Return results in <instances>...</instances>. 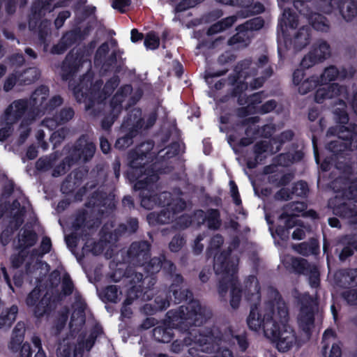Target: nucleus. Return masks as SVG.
Listing matches in <instances>:
<instances>
[{"label":"nucleus","mask_w":357,"mask_h":357,"mask_svg":"<svg viewBox=\"0 0 357 357\" xmlns=\"http://www.w3.org/2000/svg\"><path fill=\"white\" fill-rule=\"evenodd\" d=\"M289 311L278 291L268 288L266 297L259 307H252L247 318L248 327L255 331L262 328L280 352L300 347L303 342L289 324Z\"/></svg>","instance_id":"obj_1"},{"label":"nucleus","mask_w":357,"mask_h":357,"mask_svg":"<svg viewBox=\"0 0 357 357\" xmlns=\"http://www.w3.org/2000/svg\"><path fill=\"white\" fill-rule=\"evenodd\" d=\"M153 149L151 142L142 144L128 155L130 170L128 172L130 179L137 180L135 184L136 190H142L141 205L146 209H152L157 205L166 207L158 214L150 213L147 216L150 224L158 222L167 224L172 220L174 215L185 208V202L179 197L172 198L171 194L164 192L159 195H153L150 190L152 185L158 179V176L151 169L144 168L148 154Z\"/></svg>","instance_id":"obj_2"},{"label":"nucleus","mask_w":357,"mask_h":357,"mask_svg":"<svg viewBox=\"0 0 357 357\" xmlns=\"http://www.w3.org/2000/svg\"><path fill=\"white\" fill-rule=\"evenodd\" d=\"M168 314L173 326L188 331V336L184 338L185 345H191L193 342L203 352L215 350L218 342L222 340L232 343L236 341L243 350L247 347L245 340L239 336L223 335L217 328H198L211 315L210 310L202 307L198 301H192L174 312H169Z\"/></svg>","instance_id":"obj_3"},{"label":"nucleus","mask_w":357,"mask_h":357,"mask_svg":"<svg viewBox=\"0 0 357 357\" xmlns=\"http://www.w3.org/2000/svg\"><path fill=\"white\" fill-rule=\"evenodd\" d=\"M238 264V257L231 251V247L229 248L228 252L216 255L214 259V270L219 280V294L220 296H225L229 287L230 305L233 308L239 306L241 298V291L236 279Z\"/></svg>","instance_id":"obj_4"},{"label":"nucleus","mask_w":357,"mask_h":357,"mask_svg":"<svg viewBox=\"0 0 357 357\" xmlns=\"http://www.w3.org/2000/svg\"><path fill=\"white\" fill-rule=\"evenodd\" d=\"M101 85L102 82L100 80L93 82L91 72H88L77 85H74L71 81L69 84L77 100L84 102L86 109L91 108L96 102L100 103L105 100L119 85V80L116 77L112 78L106 83L103 90L100 91Z\"/></svg>","instance_id":"obj_5"},{"label":"nucleus","mask_w":357,"mask_h":357,"mask_svg":"<svg viewBox=\"0 0 357 357\" xmlns=\"http://www.w3.org/2000/svg\"><path fill=\"white\" fill-rule=\"evenodd\" d=\"M36 119L35 110L30 108L29 101L24 99L13 101L5 109L3 117V121L6 124L13 126L20 121V136L22 142L29 135V126Z\"/></svg>","instance_id":"obj_6"},{"label":"nucleus","mask_w":357,"mask_h":357,"mask_svg":"<svg viewBox=\"0 0 357 357\" xmlns=\"http://www.w3.org/2000/svg\"><path fill=\"white\" fill-rule=\"evenodd\" d=\"M298 24L297 16L289 10L284 9L280 21L282 35L286 39V43L289 41L295 50H301L309 44L310 34L309 27L305 26L296 31L295 28Z\"/></svg>","instance_id":"obj_7"},{"label":"nucleus","mask_w":357,"mask_h":357,"mask_svg":"<svg viewBox=\"0 0 357 357\" xmlns=\"http://www.w3.org/2000/svg\"><path fill=\"white\" fill-rule=\"evenodd\" d=\"M347 97V89L345 86L338 84H332L329 86L319 88L315 93L314 100L317 103H322L324 100L332 98H337L336 107L333 112L336 116L337 121L344 124L348 122V114L346 112V103L344 99Z\"/></svg>","instance_id":"obj_8"},{"label":"nucleus","mask_w":357,"mask_h":357,"mask_svg":"<svg viewBox=\"0 0 357 357\" xmlns=\"http://www.w3.org/2000/svg\"><path fill=\"white\" fill-rule=\"evenodd\" d=\"M267 63L268 58L266 56L263 55L259 58L258 70H260L261 74H265V75L258 77L252 80H249L250 76L248 75V73L245 70V69H243L241 66H238L236 70L238 73L237 77L234 76L232 78L229 77V84L236 85L234 88L235 93H238L246 89L248 84L252 89L260 87L265 79L271 74V70L269 67L266 66Z\"/></svg>","instance_id":"obj_9"},{"label":"nucleus","mask_w":357,"mask_h":357,"mask_svg":"<svg viewBox=\"0 0 357 357\" xmlns=\"http://www.w3.org/2000/svg\"><path fill=\"white\" fill-rule=\"evenodd\" d=\"M293 294L301 303V307L297 315L298 327L308 337L314 326L315 313L317 310V301L309 294H301L297 290H295Z\"/></svg>","instance_id":"obj_10"},{"label":"nucleus","mask_w":357,"mask_h":357,"mask_svg":"<svg viewBox=\"0 0 357 357\" xmlns=\"http://www.w3.org/2000/svg\"><path fill=\"white\" fill-rule=\"evenodd\" d=\"M95 151L96 146L92 142L85 137H81L77 142L75 148L69 153V155L65 158L63 164L54 170L52 175L59 176L65 174L70 166L78 160L87 161L91 159Z\"/></svg>","instance_id":"obj_11"},{"label":"nucleus","mask_w":357,"mask_h":357,"mask_svg":"<svg viewBox=\"0 0 357 357\" xmlns=\"http://www.w3.org/2000/svg\"><path fill=\"white\" fill-rule=\"evenodd\" d=\"M337 134V139L331 141L327 145V149L337 154L348 149H357V132L356 126L349 124L347 126L340 125L337 128H331L328 131V135Z\"/></svg>","instance_id":"obj_12"},{"label":"nucleus","mask_w":357,"mask_h":357,"mask_svg":"<svg viewBox=\"0 0 357 357\" xmlns=\"http://www.w3.org/2000/svg\"><path fill=\"white\" fill-rule=\"evenodd\" d=\"M93 334L84 342L82 340H76L75 338L67 337L61 340L56 348L57 357H82L84 349L89 351L95 342Z\"/></svg>","instance_id":"obj_13"},{"label":"nucleus","mask_w":357,"mask_h":357,"mask_svg":"<svg viewBox=\"0 0 357 357\" xmlns=\"http://www.w3.org/2000/svg\"><path fill=\"white\" fill-rule=\"evenodd\" d=\"M48 96L49 89L44 86H40L33 93L29 101V105L31 109L35 110L36 118L46 112L52 110L62 103V98L59 96H54L47 102Z\"/></svg>","instance_id":"obj_14"},{"label":"nucleus","mask_w":357,"mask_h":357,"mask_svg":"<svg viewBox=\"0 0 357 357\" xmlns=\"http://www.w3.org/2000/svg\"><path fill=\"white\" fill-rule=\"evenodd\" d=\"M292 267L296 272L308 276L309 283L312 287H317L319 284V272L314 265L310 264L305 259L301 258L289 259Z\"/></svg>","instance_id":"obj_15"},{"label":"nucleus","mask_w":357,"mask_h":357,"mask_svg":"<svg viewBox=\"0 0 357 357\" xmlns=\"http://www.w3.org/2000/svg\"><path fill=\"white\" fill-rule=\"evenodd\" d=\"M91 66V63L87 59H84L83 56L79 54L70 53L67 55L61 67V77L63 79L68 80L73 77L74 73L78 70L82 65Z\"/></svg>","instance_id":"obj_16"},{"label":"nucleus","mask_w":357,"mask_h":357,"mask_svg":"<svg viewBox=\"0 0 357 357\" xmlns=\"http://www.w3.org/2000/svg\"><path fill=\"white\" fill-rule=\"evenodd\" d=\"M332 187L335 191H343V195L348 199H351L354 191L357 192V179L349 183L347 180L342 178H338L332 183ZM357 207V204L355 205ZM344 215L348 217H354V222L357 223V211L356 209L350 210L346 212Z\"/></svg>","instance_id":"obj_17"},{"label":"nucleus","mask_w":357,"mask_h":357,"mask_svg":"<svg viewBox=\"0 0 357 357\" xmlns=\"http://www.w3.org/2000/svg\"><path fill=\"white\" fill-rule=\"evenodd\" d=\"M305 73L303 70L298 69L293 74V83L298 86V91L301 94H306L313 90L319 84V77L312 76L304 79Z\"/></svg>","instance_id":"obj_18"},{"label":"nucleus","mask_w":357,"mask_h":357,"mask_svg":"<svg viewBox=\"0 0 357 357\" xmlns=\"http://www.w3.org/2000/svg\"><path fill=\"white\" fill-rule=\"evenodd\" d=\"M149 244L146 241L133 243L128 251L129 257L133 264L144 266L149 257Z\"/></svg>","instance_id":"obj_19"},{"label":"nucleus","mask_w":357,"mask_h":357,"mask_svg":"<svg viewBox=\"0 0 357 357\" xmlns=\"http://www.w3.org/2000/svg\"><path fill=\"white\" fill-rule=\"evenodd\" d=\"M143 275L141 272L136 271L135 273L128 275L126 278V280L130 282L131 284H133L129 291L128 298L124 301V305L121 309V314L124 317H129L131 314L130 310L128 307L132 303V294L135 291V289H138V288L141 287V285L137 286V283L142 281Z\"/></svg>","instance_id":"obj_20"},{"label":"nucleus","mask_w":357,"mask_h":357,"mask_svg":"<svg viewBox=\"0 0 357 357\" xmlns=\"http://www.w3.org/2000/svg\"><path fill=\"white\" fill-rule=\"evenodd\" d=\"M73 312L71 314L70 327L73 330H76L81 327L85 322V303L83 301H77L73 306Z\"/></svg>","instance_id":"obj_21"},{"label":"nucleus","mask_w":357,"mask_h":357,"mask_svg":"<svg viewBox=\"0 0 357 357\" xmlns=\"http://www.w3.org/2000/svg\"><path fill=\"white\" fill-rule=\"evenodd\" d=\"M259 284L257 278L254 275L249 276L244 283V294L250 302L255 303L259 300Z\"/></svg>","instance_id":"obj_22"},{"label":"nucleus","mask_w":357,"mask_h":357,"mask_svg":"<svg viewBox=\"0 0 357 357\" xmlns=\"http://www.w3.org/2000/svg\"><path fill=\"white\" fill-rule=\"evenodd\" d=\"M237 33L228 40L229 45H236L237 47H244L250 43L251 31L245 29L243 24L237 28Z\"/></svg>","instance_id":"obj_23"},{"label":"nucleus","mask_w":357,"mask_h":357,"mask_svg":"<svg viewBox=\"0 0 357 357\" xmlns=\"http://www.w3.org/2000/svg\"><path fill=\"white\" fill-rule=\"evenodd\" d=\"M132 88L130 85L124 86L118 91L115 96L113 97L111 102V107H112L113 117L116 116L121 110V103L124 100V98L130 93Z\"/></svg>","instance_id":"obj_24"},{"label":"nucleus","mask_w":357,"mask_h":357,"mask_svg":"<svg viewBox=\"0 0 357 357\" xmlns=\"http://www.w3.org/2000/svg\"><path fill=\"white\" fill-rule=\"evenodd\" d=\"M174 277V283L171 286V291L174 297V302L176 303L190 298L191 293L186 288H183V287L178 288L176 285V283L178 284L183 281L182 277L180 275L176 274Z\"/></svg>","instance_id":"obj_25"},{"label":"nucleus","mask_w":357,"mask_h":357,"mask_svg":"<svg viewBox=\"0 0 357 357\" xmlns=\"http://www.w3.org/2000/svg\"><path fill=\"white\" fill-rule=\"evenodd\" d=\"M26 331L25 324L23 322H18L15 326L9 347L13 351H17L24 340V333Z\"/></svg>","instance_id":"obj_26"},{"label":"nucleus","mask_w":357,"mask_h":357,"mask_svg":"<svg viewBox=\"0 0 357 357\" xmlns=\"http://www.w3.org/2000/svg\"><path fill=\"white\" fill-rule=\"evenodd\" d=\"M278 142L276 139H273L270 141H262L259 143H257L255 145V152L256 154V160H261L260 158V155L264 153H274L279 151V146L277 144Z\"/></svg>","instance_id":"obj_27"},{"label":"nucleus","mask_w":357,"mask_h":357,"mask_svg":"<svg viewBox=\"0 0 357 357\" xmlns=\"http://www.w3.org/2000/svg\"><path fill=\"white\" fill-rule=\"evenodd\" d=\"M286 226L288 228L296 226V228L292 233V238L296 240L303 239L307 233L310 231L308 227H306L296 218H289L286 222Z\"/></svg>","instance_id":"obj_28"},{"label":"nucleus","mask_w":357,"mask_h":357,"mask_svg":"<svg viewBox=\"0 0 357 357\" xmlns=\"http://www.w3.org/2000/svg\"><path fill=\"white\" fill-rule=\"evenodd\" d=\"M18 308L15 305L6 309L0 314V328H10L16 319Z\"/></svg>","instance_id":"obj_29"},{"label":"nucleus","mask_w":357,"mask_h":357,"mask_svg":"<svg viewBox=\"0 0 357 357\" xmlns=\"http://www.w3.org/2000/svg\"><path fill=\"white\" fill-rule=\"evenodd\" d=\"M37 255L34 251L29 254V252L26 249H22L18 255H13L10 258L11 264L15 268L20 267L24 261H26V259L33 261L34 258ZM27 263L30 264V261L27 260Z\"/></svg>","instance_id":"obj_30"},{"label":"nucleus","mask_w":357,"mask_h":357,"mask_svg":"<svg viewBox=\"0 0 357 357\" xmlns=\"http://www.w3.org/2000/svg\"><path fill=\"white\" fill-rule=\"evenodd\" d=\"M305 204L303 202H293L289 204L284 208V213L281 215V218L289 217V218H296L300 213H302L305 209Z\"/></svg>","instance_id":"obj_31"},{"label":"nucleus","mask_w":357,"mask_h":357,"mask_svg":"<svg viewBox=\"0 0 357 357\" xmlns=\"http://www.w3.org/2000/svg\"><path fill=\"white\" fill-rule=\"evenodd\" d=\"M75 40V34L73 32H69L65 34L60 42L54 45L52 49L53 54H60L63 53L66 49L73 43Z\"/></svg>","instance_id":"obj_32"},{"label":"nucleus","mask_w":357,"mask_h":357,"mask_svg":"<svg viewBox=\"0 0 357 357\" xmlns=\"http://www.w3.org/2000/svg\"><path fill=\"white\" fill-rule=\"evenodd\" d=\"M314 57L320 56V61L327 59L331 54L330 47L325 41H318L311 50Z\"/></svg>","instance_id":"obj_33"},{"label":"nucleus","mask_w":357,"mask_h":357,"mask_svg":"<svg viewBox=\"0 0 357 357\" xmlns=\"http://www.w3.org/2000/svg\"><path fill=\"white\" fill-rule=\"evenodd\" d=\"M34 314L37 317H40L46 314L51 308V296L47 293L40 301L35 305Z\"/></svg>","instance_id":"obj_34"},{"label":"nucleus","mask_w":357,"mask_h":357,"mask_svg":"<svg viewBox=\"0 0 357 357\" xmlns=\"http://www.w3.org/2000/svg\"><path fill=\"white\" fill-rule=\"evenodd\" d=\"M236 20V17L231 16L212 25L208 30V35H213L231 26Z\"/></svg>","instance_id":"obj_35"},{"label":"nucleus","mask_w":357,"mask_h":357,"mask_svg":"<svg viewBox=\"0 0 357 357\" xmlns=\"http://www.w3.org/2000/svg\"><path fill=\"white\" fill-rule=\"evenodd\" d=\"M309 21L312 26L318 31H326L329 28L326 19L319 13H315L310 15Z\"/></svg>","instance_id":"obj_36"},{"label":"nucleus","mask_w":357,"mask_h":357,"mask_svg":"<svg viewBox=\"0 0 357 357\" xmlns=\"http://www.w3.org/2000/svg\"><path fill=\"white\" fill-rule=\"evenodd\" d=\"M36 242V234L31 231L25 230L19 238V248L26 249L35 244Z\"/></svg>","instance_id":"obj_37"},{"label":"nucleus","mask_w":357,"mask_h":357,"mask_svg":"<svg viewBox=\"0 0 357 357\" xmlns=\"http://www.w3.org/2000/svg\"><path fill=\"white\" fill-rule=\"evenodd\" d=\"M337 77L340 78V70L331 66L325 68L323 73L319 77V80L321 84H324L335 80Z\"/></svg>","instance_id":"obj_38"},{"label":"nucleus","mask_w":357,"mask_h":357,"mask_svg":"<svg viewBox=\"0 0 357 357\" xmlns=\"http://www.w3.org/2000/svg\"><path fill=\"white\" fill-rule=\"evenodd\" d=\"M39 72L35 68H30L22 73H18L19 84H29L36 81L39 77Z\"/></svg>","instance_id":"obj_39"},{"label":"nucleus","mask_w":357,"mask_h":357,"mask_svg":"<svg viewBox=\"0 0 357 357\" xmlns=\"http://www.w3.org/2000/svg\"><path fill=\"white\" fill-rule=\"evenodd\" d=\"M153 336L159 342H168L172 339V329L161 326L156 327L153 329Z\"/></svg>","instance_id":"obj_40"},{"label":"nucleus","mask_w":357,"mask_h":357,"mask_svg":"<svg viewBox=\"0 0 357 357\" xmlns=\"http://www.w3.org/2000/svg\"><path fill=\"white\" fill-rule=\"evenodd\" d=\"M130 126L136 128L142 127L141 112L139 110L133 109L126 121L123 123V126L126 128Z\"/></svg>","instance_id":"obj_41"},{"label":"nucleus","mask_w":357,"mask_h":357,"mask_svg":"<svg viewBox=\"0 0 357 357\" xmlns=\"http://www.w3.org/2000/svg\"><path fill=\"white\" fill-rule=\"evenodd\" d=\"M164 259V257H154L150 260V261L147 264H144V269L147 273L150 274H153L155 273H158L162 266V261Z\"/></svg>","instance_id":"obj_42"},{"label":"nucleus","mask_w":357,"mask_h":357,"mask_svg":"<svg viewBox=\"0 0 357 357\" xmlns=\"http://www.w3.org/2000/svg\"><path fill=\"white\" fill-rule=\"evenodd\" d=\"M208 226L211 229H217L220 225L219 213L217 210H210L207 213Z\"/></svg>","instance_id":"obj_43"},{"label":"nucleus","mask_w":357,"mask_h":357,"mask_svg":"<svg viewBox=\"0 0 357 357\" xmlns=\"http://www.w3.org/2000/svg\"><path fill=\"white\" fill-rule=\"evenodd\" d=\"M121 293L116 285H110L104 290V296L108 301L116 302Z\"/></svg>","instance_id":"obj_44"},{"label":"nucleus","mask_w":357,"mask_h":357,"mask_svg":"<svg viewBox=\"0 0 357 357\" xmlns=\"http://www.w3.org/2000/svg\"><path fill=\"white\" fill-rule=\"evenodd\" d=\"M185 241L181 235L174 236L169 243V248L171 252H177L181 250L185 245Z\"/></svg>","instance_id":"obj_45"},{"label":"nucleus","mask_w":357,"mask_h":357,"mask_svg":"<svg viewBox=\"0 0 357 357\" xmlns=\"http://www.w3.org/2000/svg\"><path fill=\"white\" fill-rule=\"evenodd\" d=\"M160 44L159 38L154 33L150 32L146 34L144 39V45L147 49L155 50Z\"/></svg>","instance_id":"obj_46"},{"label":"nucleus","mask_w":357,"mask_h":357,"mask_svg":"<svg viewBox=\"0 0 357 357\" xmlns=\"http://www.w3.org/2000/svg\"><path fill=\"white\" fill-rule=\"evenodd\" d=\"M183 210V208L179 212H178L176 215H174L172 220L169 222H172L174 221V220H176V225L174 226L176 229H184L188 227L192 222L190 217L187 215H181L179 217H177L178 214L181 213Z\"/></svg>","instance_id":"obj_47"},{"label":"nucleus","mask_w":357,"mask_h":357,"mask_svg":"<svg viewBox=\"0 0 357 357\" xmlns=\"http://www.w3.org/2000/svg\"><path fill=\"white\" fill-rule=\"evenodd\" d=\"M319 61L320 56H317L315 58L312 52L310 51L306 56H304L301 62V65L304 68H308Z\"/></svg>","instance_id":"obj_48"},{"label":"nucleus","mask_w":357,"mask_h":357,"mask_svg":"<svg viewBox=\"0 0 357 357\" xmlns=\"http://www.w3.org/2000/svg\"><path fill=\"white\" fill-rule=\"evenodd\" d=\"M307 184L305 182L300 181L296 183L292 188L291 194L298 197H303L307 194Z\"/></svg>","instance_id":"obj_49"},{"label":"nucleus","mask_w":357,"mask_h":357,"mask_svg":"<svg viewBox=\"0 0 357 357\" xmlns=\"http://www.w3.org/2000/svg\"><path fill=\"white\" fill-rule=\"evenodd\" d=\"M134 133L133 131H132L130 134L118 139L115 143V147L119 149H123L128 147L132 143V137Z\"/></svg>","instance_id":"obj_50"},{"label":"nucleus","mask_w":357,"mask_h":357,"mask_svg":"<svg viewBox=\"0 0 357 357\" xmlns=\"http://www.w3.org/2000/svg\"><path fill=\"white\" fill-rule=\"evenodd\" d=\"M68 132L69 130L66 128H62L54 132L51 136V140L54 145L55 146L56 144H59L63 140Z\"/></svg>","instance_id":"obj_51"},{"label":"nucleus","mask_w":357,"mask_h":357,"mask_svg":"<svg viewBox=\"0 0 357 357\" xmlns=\"http://www.w3.org/2000/svg\"><path fill=\"white\" fill-rule=\"evenodd\" d=\"M109 50L108 44L105 43H103L97 50L95 56V63L96 65H100L102 61L105 54Z\"/></svg>","instance_id":"obj_52"},{"label":"nucleus","mask_w":357,"mask_h":357,"mask_svg":"<svg viewBox=\"0 0 357 357\" xmlns=\"http://www.w3.org/2000/svg\"><path fill=\"white\" fill-rule=\"evenodd\" d=\"M264 22L261 18L257 17L251 20L247 21L243 26L245 29H248L249 31L251 30H257L263 26Z\"/></svg>","instance_id":"obj_53"},{"label":"nucleus","mask_w":357,"mask_h":357,"mask_svg":"<svg viewBox=\"0 0 357 357\" xmlns=\"http://www.w3.org/2000/svg\"><path fill=\"white\" fill-rule=\"evenodd\" d=\"M74 116V111L71 108L63 109L57 116L59 123H64L71 119Z\"/></svg>","instance_id":"obj_54"},{"label":"nucleus","mask_w":357,"mask_h":357,"mask_svg":"<svg viewBox=\"0 0 357 357\" xmlns=\"http://www.w3.org/2000/svg\"><path fill=\"white\" fill-rule=\"evenodd\" d=\"M40 296V290L38 288H35L28 296L26 303L29 306H35L38 301Z\"/></svg>","instance_id":"obj_55"},{"label":"nucleus","mask_w":357,"mask_h":357,"mask_svg":"<svg viewBox=\"0 0 357 357\" xmlns=\"http://www.w3.org/2000/svg\"><path fill=\"white\" fill-rule=\"evenodd\" d=\"M18 79H19V75H18L17 73H15L11 74L6 79V80L5 82V84H4V86H3V89L6 91H9L10 90H11L13 88V86H15V84L17 82L19 83V80Z\"/></svg>","instance_id":"obj_56"},{"label":"nucleus","mask_w":357,"mask_h":357,"mask_svg":"<svg viewBox=\"0 0 357 357\" xmlns=\"http://www.w3.org/2000/svg\"><path fill=\"white\" fill-rule=\"evenodd\" d=\"M344 299L350 305L357 304V289H349L343 294Z\"/></svg>","instance_id":"obj_57"},{"label":"nucleus","mask_w":357,"mask_h":357,"mask_svg":"<svg viewBox=\"0 0 357 357\" xmlns=\"http://www.w3.org/2000/svg\"><path fill=\"white\" fill-rule=\"evenodd\" d=\"M31 342L33 344L36 349H37V353L35 355V357H46V355L43 350L41 340L38 336H33L31 338Z\"/></svg>","instance_id":"obj_58"},{"label":"nucleus","mask_w":357,"mask_h":357,"mask_svg":"<svg viewBox=\"0 0 357 357\" xmlns=\"http://www.w3.org/2000/svg\"><path fill=\"white\" fill-rule=\"evenodd\" d=\"M356 73V69L353 66L343 67L340 70V79L351 78Z\"/></svg>","instance_id":"obj_59"},{"label":"nucleus","mask_w":357,"mask_h":357,"mask_svg":"<svg viewBox=\"0 0 357 357\" xmlns=\"http://www.w3.org/2000/svg\"><path fill=\"white\" fill-rule=\"evenodd\" d=\"M201 0H181V2L178 4L176 10L178 11H182L187 8L195 6Z\"/></svg>","instance_id":"obj_60"},{"label":"nucleus","mask_w":357,"mask_h":357,"mask_svg":"<svg viewBox=\"0 0 357 357\" xmlns=\"http://www.w3.org/2000/svg\"><path fill=\"white\" fill-rule=\"evenodd\" d=\"M52 167V162L49 158H40L36 162V168L39 170H47Z\"/></svg>","instance_id":"obj_61"},{"label":"nucleus","mask_w":357,"mask_h":357,"mask_svg":"<svg viewBox=\"0 0 357 357\" xmlns=\"http://www.w3.org/2000/svg\"><path fill=\"white\" fill-rule=\"evenodd\" d=\"M63 291L66 295L70 294L73 291V282L68 275H66L63 278Z\"/></svg>","instance_id":"obj_62"},{"label":"nucleus","mask_w":357,"mask_h":357,"mask_svg":"<svg viewBox=\"0 0 357 357\" xmlns=\"http://www.w3.org/2000/svg\"><path fill=\"white\" fill-rule=\"evenodd\" d=\"M294 249L298 253L303 255H307L311 253L312 250L306 243H302L298 245H294Z\"/></svg>","instance_id":"obj_63"},{"label":"nucleus","mask_w":357,"mask_h":357,"mask_svg":"<svg viewBox=\"0 0 357 357\" xmlns=\"http://www.w3.org/2000/svg\"><path fill=\"white\" fill-rule=\"evenodd\" d=\"M13 125L5 123V126L0 129V141L5 140L12 133Z\"/></svg>","instance_id":"obj_64"}]
</instances>
